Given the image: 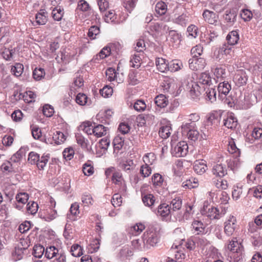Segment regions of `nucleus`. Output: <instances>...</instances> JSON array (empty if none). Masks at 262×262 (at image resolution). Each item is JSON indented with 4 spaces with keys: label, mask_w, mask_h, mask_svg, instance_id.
Returning <instances> with one entry per match:
<instances>
[{
    "label": "nucleus",
    "mask_w": 262,
    "mask_h": 262,
    "mask_svg": "<svg viewBox=\"0 0 262 262\" xmlns=\"http://www.w3.org/2000/svg\"><path fill=\"white\" fill-rule=\"evenodd\" d=\"M221 113L216 111H212L208 115L205 126L201 128L204 139H206L210 136L212 132V127H215L218 125L221 119Z\"/></svg>",
    "instance_id": "obj_1"
},
{
    "label": "nucleus",
    "mask_w": 262,
    "mask_h": 262,
    "mask_svg": "<svg viewBox=\"0 0 262 262\" xmlns=\"http://www.w3.org/2000/svg\"><path fill=\"white\" fill-rule=\"evenodd\" d=\"M45 256L49 259L55 257L51 262H67L65 252L62 249L57 248L55 246L47 247Z\"/></svg>",
    "instance_id": "obj_2"
},
{
    "label": "nucleus",
    "mask_w": 262,
    "mask_h": 262,
    "mask_svg": "<svg viewBox=\"0 0 262 262\" xmlns=\"http://www.w3.org/2000/svg\"><path fill=\"white\" fill-rule=\"evenodd\" d=\"M143 237L147 249L156 246L159 239V233L154 227L148 228L143 233Z\"/></svg>",
    "instance_id": "obj_3"
},
{
    "label": "nucleus",
    "mask_w": 262,
    "mask_h": 262,
    "mask_svg": "<svg viewBox=\"0 0 262 262\" xmlns=\"http://www.w3.org/2000/svg\"><path fill=\"white\" fill-rule=\"evenodd\" d=\"M210 199L214 203L226 204L228 203L229 196L228 194L224 191H210L208 193Z\"/></svg>",
    "instance_id": "obj_4"
},
{
    "label": "nucleus",
    "mask_w": 262,
    "mask_h": 262,
    "mask_svg": "<svg viewBox=\"0 0 262 262\" xmlns=\"http://www.w3.org/2000/svg\"><path fill=\"white\" fill-rule=\"evenodd\" d=\"M226 213V209L225 207L219 208L212 206L208 209L202 215L206 216L210 220H219Z\"/></svg>",
    "instance_id": "obj_5"
},
{
    "label": "nucleus",
    "mask_w": 262,
    "mask_h": 262,
    "mask_svg": "<svg viewBox=\"0 0 262 262\" xmlns=\"http://www.w3.org/2000/svg\"><path fill=\"white\" fill-rule=\"evenodd\" d=\"M171 154L176 157L185 156L188 152V146L186 142L181 141L176 145H172L171 149Z\"/></svg>",
    "instance_id": "obj_6"
},
{
    "label": "nucleus",
    "mask_w": 262,
    "mask_h": 262,
    "mask_svg": "<svg viewBox=\"0 0 262 262\" xmlns=\"http://www.w3.org/2000/svg\"><path fill=\"white\" fill-rule=\"evenodd\" d=\"M144 71L142 70H130L128 75L129 84L135 85L144 80Z\"/></svg>",
    "instance_id": "obj_7"
},
{
    "label": "nucleus",
    "mask_w": 262,
    "mask_h": 262,
    "mask_svg": "<svg viewBox=\"0 0 262 262\" xmlns=\"http://www.w3.org/2000/svg\"><path fill=\"white\" fill-rule=\"evenodd\" d=\"M161 86L164 91L173 94L175 96L179 94L178 91L175 94L176 90L178 89V86L173 78L165 77L161 83Z\"/></svg>",
    "instance_id": "obj_8"
},
{
    "label": "nucleus",
    "mask_w": 262,
    "mask_h": 262,
    "mask_svg": "<svg viewBox=\"0 0 262 262\" xmlns=\"http://www.w3.org/2000/svg\"><path fill=\"white\" fill-rule=\"evenodd\" d=\"M237 227L236 217L233 215H230L224 223V232L227 236H231L233 234Z\"/></svg>",
    "instance_id": "obj_9"
},
{
    "label": "nucleus",
    "mask_w": 262,
    "mask_h": 262,
    "mask_svg": "<svg viewBox=\"0 0 262 262\" xmlns=\"http://www.w3.org/2000/svg\"><path fill=\"white\" fill-rule=\"evenodd\" d=\"M186 89L189 91V95L191 99L193 100L198 99L199 97L201 94V88L198 82L191 81L188 82L186 85Z\"/></svg>",
    "instance_id": "obj_10"
},
{
    "label": "nucleus",
    "mask_w": 262,
    "mask_h": 262,
    "mask_svg": "<svg viewBox=\"0 0 262 262\" xmlns=\"http://www.w3.org/2000/svg\"><path fill=\"white\" fill-rule=\"evenodd\" d=\"M188 63L189 68L193 71L202 70L206 64L205 59L201 57H193L189 60Z\"/></svg>",
    "instance_id": "obj_11"
},
{
    "label": "nucleus",
    "mask_w": 262,
    "mask_h": 262,
    "mask_svg": "<svg viewBox=\"0 0 262 262\" xmlns=\"http://www.w3.org/2000/svg\"><path fill=\"white\" fill-rule=\"evenodd\" d=\"M157 216H160L162 217H167L169 215H172L171 210L168 204L163 203L159 205L156 209H152Z\"/></svg>",
    "instance_id": "obj_12"
},
{
    "label": "nucleus",
    "mask_w": 262,
    "mask_h": 262,
    "mask_svg": "<svg viewBox=\"0 0 262 262\" xmlns=\"http://www.w3.org/2000/svg\"><path fill=\"white\" fill-rule=\"evenodd\" d=\"M202 16L206 22L211 25H215L218 21V14L208 9L203 11Z\"/></svg>",
    "instance_id": "obj_13"
},
{
    "label": "nucleus",
    "mask_w": 262,
    "mask_h": 262,
    "mask_svg": "<svg viewBox=\"0 0 262 262\" xmlns=\"http://www.w3.org/2000/svg\"><path fill=\"white\" fill-rule=\"evenodd\" d=\"M217 90H218V97L219 99H222L223 95L226 97V96L229 93L231 90V86L229 82L227 81L224 80L219 82Z\"/></svg>",
    "instance_id": "obj_14"
},
{
    "label": "nucleus",
    "mask_w": 262,
    "mask_h": 262,
    "mask_svg": "<svg viewBox=\"0 0 262 262\" xmlns=\"http://www.w3.org/2000/svg\"><path fill=\"white\" fill-rule=\"evenodd\" d=\"M66 136L60 131H56L53 135L52 139H48V141H46L47 143L50 144H55L57 145L61 144L63 143L66 140ZM47 140V139L46 140Z\"/></svg>",
    "instance_id": "obj_15"
},
{
    "label": "nucleus",
    "mask_w": 262,
    "mask_h": 262,
    "mask_svg": "<svg viewBox=\"0 0 262 262\" xmlns=\"http://www.w3.org/2000/svg\"><path fill=\"white\" fill-rule=\"evenodd\" d=\"M212 172L216 177L222 178L227 174V169L225 165L216 164L212 167Z\"/></svg>",
    "instance_id": "obj_16"
},
{
    "label": "nucleus",
    "mask_w": 262,
    "mask_h": 262,
    "mask_svg": "<svg viewBox=\"0 0 262 262\" xmlns=\"http://www.w3.org/2000/svg\"><path fill=\"white\" fill-rule=\"evenodd\" d=\"M237 119L233 113L228 115L227 118L224 119V126L229 129L235 128L237 125Z\"/></svg>",
    "instance_id": "obj_17"
},
{
    "label": "nucleus",
    "mask_w": 262,
    "mask_h": 262,
    "mask_svg": "<svg viewBox=\"0 0 262 262\" xmlns=\"http://www.w3.org/2000/svg\"><path fill=\"white\" fill-rule=\"evenodd\" d=\"M15 52V49L11 47L10 48L2 49L1 54L3 59L6 61H10L14 59Z\"/></svg>",
    "instance_id": "obj_18"
},
{
    "label": "nucleus",
    "mask_w": 262,
    "mask_h": 262,
    "mask_svg": "<svg viewBox=\"0 0 262 262\" xmlns=\"http://www.w3.org/2000/svg\"><path fill=\"white\" fill-rule=\"evenodd\" d=\"M237 12L234 9L226 10L223 15L225 21L230 25H232L236 20Z\"/></svg>",
    "instance_id": "obj_19"
},
{
    "label": "nucleus",
    "mask_w": 262,
    "mask_h": 262,
    "mask_svg": "<svg viewBox=\"0 0 262 262\" xmlns=\"http://www.w3.org/2000/svg\"><path fill=\"white\" fill-rule=\"evenodd\" d=\"M239 39L238 30H233L230 32L226 36L227 44L229 46H234L238 43Z\"/></svg>",
    "instance_id": "obj_20"
},
{
    "label": "nucleus",
    "mask_w": 262,
    "mask_h": 262,
    "mask_svg": "<svg viewBox=\"0 0 262 262\" xmlns=\"http://www.w3.org/2000/svg\"><path fill=\"white\" fill-rule=\"evenodd\" d=\"M15 199L17 203H20L21 205H17L15 203L14 204V207L18 209V210H20L22 209L23 205L28 202L29 199V195L26 192H20L17 194L15 196Z\"/></svg>",
    "instance_id": "obj_21"
},
{
    "label": "nucleus",
    "mask_w": 262,
    "mask_h": 262,
    "mask_svg": "<svg viewBox=\"0 0 262 262\" xmlns=\"http://www.w3.org/2000/svg\"><path fill=\"white\" fill-rule=\"evenodd\" d=\"M214 75L215 76L217 82L225 80L227 77L226 68L221 66L217 67L214 70Z\"/></svg>",
    "instance_id": "obj_22"
},
{
    "label": "nucleus",
    "mask_w": 262,
    "mask_h": 262,
    "mask_svg": "<svg viewBox=\"0 0 262 262\" xmlns=\"http://www.w3.org/2000/svg\"><path fill=\"white\" fill-rule=\"evenodd\" d=\"M171 210V213L173 215H175V212L180 210L182 206V200L180 197L176 198L171 201L169 205Z\"/></svg>",
    "instance_id": "obj_23"
},
{
    "label": "nucleus",
    "mask_w": 262,
    "mask_h": 262,
    "mask_svg": "<svg viewBox=\"0 0 262 262\" xmlns=\"http://www.w3.org/2000/svg\"><path fill=\"white\" fill-rule=\"evenodd\" d=\"M207 165L206 161L202 160L201 161H196L193 165V169L194 171L199 174H202L207 170Z\"/></svg>",
    "instance_id": "obj_24"
},
{
    "label": "nucleus",
    "mask_w": 262,
    "mask_h": 262,
    "mask_svg": "<svg viewBox=\"0 0 262 262\" xmlns=\"http://www.w3.org/2000/svg\"><path fill=\"white\" fill-rule=\"evenodd\" d=\"M156 64L158 70L161 72L164 73L168 71L169 62L164 58H157Z\"/></svg>",
    "instance_id": "obj_25"
},
{
    "label": "nucleus",
    "mask_w": 262,
    "mask_h": 262,
    "mask_svg": "<svg viewBox=\"0 0 262 262\" xmlns=\"http://www.w3.org/2000/svg\"><path fill=\"white\" fill-rule=\"evenodd\" d=\"M124 139L123 137L116 136L113 140L114 154L117 156L119 150L122 148L124 145Z\"/></svg>",
    "instance_id": "obj_26"
},
{
    "label": "nucleus",
    "mask_w": 262,
    "mask_h": 262,
    "mask_svg": "<svg viewBox=\"0 0 262 262\" xmlns=\"http://www.w3.org/2000/svg\"><path fill=\"white\" fill-rule=\"evenodd\" d=\"M48 14L45 9H41L36 14L35 19L36 23L39 25H45L47 21Z\"/></svg>",
    "instance_id": "obj_27"
},
{
    "label": "nucleus",
    "mask_w": 262,
    "mask_h": 262,
    "mask_svg": "<svg viewBox=\"0 0 262 262\" xmlns=\"http://www.w3.org/2000/svg\"><path fill=\"white\" fill-rule=\"evenodd\" d=\"M191 226L194 231L193 233L195 234L204 233L205 226L201 221L195 220L192 222Z\"/></svg>",
    "instance_id": "obj_28"
},
{
    "label": "nucleus",
    "mask_w": 262,
    "mask_h": 262,
    "mask_svg": "<svg viewBox=\"0 0 262 262\" xmlns=\"http://www.w3.org/2000/svg\"><path fill=\"white\" fill-rule=\"evenodd\" d=\"M172 129L169 123L161 126L159 132L160 136L163 139H167L171 135Z\"/></svg>",
    "instance_id": "obj_29"
},
{
    "label": "nucleus",
    "mask_w": 262,
    "mask_h": 262,
    "mask_svg": "<svg viewBox=\"0 0 262 262\" xmlns=\"http://www.w3.org/2000/svg\"><path fill=\"white\" fill-rule=\"evenodd\" d=\"M155 103L160 108H164L168 104V98L163 94L157 96L155 98Z\"/></svg>",
    "instance_id": "obj_30"
},
{
    "label": "nucleus",
    "mask_w": 262,
    "mask_h": 262,
    "mask_svg": "<svg viewBox=\"0 0 262 262\" xmlns=\"http://www.w3.org/2000/svg\"><path fill=\"white\" fill-rule=\"evenodd\" d=\"M174 24L181 26L182 27H186L189 22V16L186 14H182L178 15L173 20Z\"/></svg>",
    "instance_id": "obj_31"
},
{
    "label": "nucleus",
    "mask_w": 262,
    "mask_h": 262,
    "mask_svg": "<svg viewBox=\"0 0 262 262\" xmlns=\"http://www.w3.org/2000/svg\"><path fill=\"white\" fill-rule=\"evenodd\" d=\"M151 182L155 188L163 187L165 183L162 176L158 173L154 174Z\"/></svg>",
    "instance_id": "obj_32"
},
{
    "label": "nucleus",
    "mask_w": 262,
    "mask_h": 262,
    "mask_svg": "<svg viewBox=\"0 0 262 262\" xmlns=\"http://www.w3.org/2000/svg\"><path fill=\"white\" fill-rule=\"evenodd\" d=\"M108 128L103 125L98 124L94 126L93 135L97 137H101L106 135Z\"/></svg>",
    "instance_id": "obj_33"
},
{
    "label": "nucleus",
    "mask_w": 262,
    "mask_h": 262,
    "mask_svg": "<svg viewBox=\"0 0 262 262\" xmlns=\"http://www.w3.org/2000/svg\"><path fill=\"white\" fill-rule=\"evenodd\" d=\"M132 245L134 248L140 251L146 250V244L143 239V236L141 239H135L132 241Z\"/></svg>",
    "instance_id": "obj_34"
},
{
    "label": "nucleus",
    "mask_w": 262,
    "mask_h": 262,
    "mask_svg": "<svg viewBox=\"0 0 262 262\" xmlns=\"http://www.w3.org/2000/svg\"><path fill=\"white\" fill-rule=\"evenodd\" d=\"M50 159V154H43L41 157H39L38 162L36 164V166L38 169L43 170Z\"/></svg>",
    "instance_id": "obj_35"
},
{
    "label": "nucleus",
    "mask_w": 262,
    "mask_h": 262,
    "mask_svg": "<svg viewBox=\"0 0 262 262\" xmlns=\"http://www.w3.org/2000/svg\"><path fill=\"white\" fill-rule=\"evenodd\" d=\"M205 97L207 101L212 103L216 100V91L213 88H208L207 90H205Z\"/></svg>",
    "instance_id": "obj_36"
},
{
    "label": "nucleus",
    "mask_w": 262,
    "mask_h": 262,
    "mask_svg": "<svg viewBox=\"0 0 262 262\" xmlns=\"http://www.w3.org/2000/svg\"><path fill=\"white\" fill-rule=\"evenodd\" d=\"M198 186V180L193 178H191L184 181L182 184V187L185 189H191L197 187Z\"/></svg>",
    "instance_id": "obj_37"
},
{
    "label": "nucleus",
    "mask_w": 262,
    "mask_h": 262,
    "mask_svg": "<svg viewBox=\"0 0 262 262\" xmlns=\"http://www.w3.org/2000/svg\"><path fill=\"white\" fill-rule=\"evenodd\" d=\"M70 212V213L67 214V218L72 221L76 220V215L79 213L78 204H73L71 206Z\"/></svg>",
    "instance_id": "obj_38"
},
{
    "label": "nucleus",
    "mask_w": 262,
    "mask_h": 262,
    "mask_svg": "<svg viewBox=\"0 0 262 262\" xmlns=\"http://www.w3.org/2000/svg\"><path fill=\"white\" fill-rule=\"evenodd\" d=\"M142 202L146 206L152 209V206L155 202V196L152 194H146L142 196Z\"/></svg>",
    "instance_id": "obj_39"
},
{
    "label": "nucleus",
    "mask_w": 262,
    "mask_h": 262,
    "mask_svg": "<svg viewBox=\"0 0 262 262\" xmlns=\"http://www.w3.org/2000/svg\"><path fill=\"white\" fill-rule=\"evenodd\" d=\"M104 19L106 23L117 24V16L114 10H111L105 14Z\"/></svg>",
    "instance_id": "obj_40"
},
{
    "label": "nucleus",
    "mask_w": 262,
    "mask_h": 262,
    "mask_svg": "<svg viewBox=\"0 0 262 262\" xmlns=\"http://www.w3.org/2000/svg\"><path fill=\"white\" fill-rule=\"evenodd\" d=\"M198 82L203 85H210L211 83V77L210 74L207 72L202 73L199 77Z\"/></svg>",
    "instance_id": "obj_41"
},
{
    "label": "nucleus",
    "mask_w": 262,
    "mask_h": 262,
    "mask_svg": "<svg viewBox=\"0 0 262 262\" xmlns=\"http://www.w3.org/2000/svg\"><path fill=\"white\" fill-rule=\"evenodd\" d=\"M63 14V9L60 7L54 8L52 12V17L56 21H60L62 19Z\"/></svg>",
    "instance_id": "obj_42"
},
{
    "label": "nucleus",
    "mask_w": 262,
    "mask_h": 262,
    "mask_svg": "<svg viewBox=\"0 0 262 262\" xmlns=\"http://www.w3.org/2000/svg\"><path fill=\"white\" fill-rule=\"evenodd\" d=\"M195 128H197L196 124L190 121L183 122L181 125V129L183 134H185L186 132H189Z\"/></svg>",
    "instance_id": "obj_43"
},
{
    "label": "nucleus",
    "mask_w": 262,
    "mask_h": 262,
    "mask_svg": "<svg viewBox=\"0 0 262 262\" xmlns=\"http://www.w3.org/2000/svg\"><path fill=\"white\" fill-rule=\"evenodd\" d=\"M155 11L159 15L165 14L167 11V5L165 3L162 1L157 3L155 6Z\"/></svg>",
    "instance_id": "obj_44"
},
{
    "label": "nucleus",
    "mask_w": 262,
    "mask_h": 262,
    "mask_svg": "<svg viewBox=\"0 0 262 262\" xmlns=\"http://www.w3.org/2000/svg\"><path fill=\"white\" fill-rule=\"evenodd\" d=\"M24 71V66L20 63H16L14 66H12L11 71L12 73L16 77L21 76Z\"/></svg>",
    "instance_id": "obj_45"
},
{
    "label": "nucleus",
    "mask_w": 262,
    "mask_h": 262,
    "mask_svg": "<svg viewBox=\"0 0 262 262\" xmlns=\"http://www.w3.org/2000/svg\"><path fill=\"white\" fill-rule=\"evenodd\" d=\"M156 159V156L154 153H147L143 157L144 164L148 166L151 165L154 163Z\"/></svg>",
    "instance_id": "obj_46"
},
{
    "label": "nucleus",
    "mask_w": 262,
    "mask_h": 262,
    "mask_svg": "<svg viewBox=\"0 0 262 262\" xmlns=\"http://www.w3.org/2000/svg\"><path fill=\"white\" fill-rule=\"evenodd\" d=\"M183 67V64L181 61L172 60L169 63L168 71L171 72H174L180 70Z\"/></svg>",
    "instance_id": "obj_47"
},
{
    "label": "nucleus",
    "mask_w": 262,
    "mask_h": 262,
    "mask_svg": "<svg viewBox=\"0 0 262 262\" xmlns=\"http://www.w3.org/2000/svg\"><path fill=\"white\" fill-rule=\"evenodd\" d=\"M81 129L88 135H93L94 126L92 125L91 122L87 121L83 122L81 125Z\"/></svg>",
    "instance_id": "obj_48"
},
{
    "label": "nucleus",
    "mask_w": 262,
    "mask_h": 262,
    "mask_svg": "<svg viewBox=\"0 0 262 262\" xmlns=\"http://www.w3.org/2000/svg\"><path fill=\"white\" fill-rule=\"evenodd\" d=\"M75 100L76 103L80 105H84L85 104L89 105L90 103L89 102V98L88 96L83 93H79L77 94Z\"/></svg>",
    "instance_id": "obj_49"
},
{
    "label": "nucleus",
    "mask_w": 262,
    "mask_h": 262,
    "mask_svg": "<svg viewBox=\"0 0 262 262\" xmlns=\"http://www.w3.org/2000/svg\"><path fill=\"white\" fill-rule=\"evenodd\" d=\"M151 168L150 166L143 164L140 166L139 173L144 179L149 177L151 173Z\"/></svg>",
    "instance_id": "obj_50"
},
{
    "label": "nucleus",
    "mask_w": 262,
    "mask_h": 262,
    "mask_svg": "<svg viewBox=\"0 0 262 262\" xmlns=\"http://www.w3.org/2000/svg\"><path fill=\"white\" fill-rule=\"evenodd\" d=\"M45 248L41 245H36L33 247V252L32 254L34 257L41 258L44 252L45 253Z\"/></svg>",
    "instance_id": "obj_51"
},
{
    "label": "nucleus",
    "mask_w": 262,
    "mask_h": 262,
    "mask_svg": "<svg viewBox=\"0 0 262 262\" xmlns=\"http://www.w3.org/2000/svg\"><path fill=\"white\" fill-rule=\"evenodd\" d=\"M145 229V226L142 223H137L132 226L130 229V232L135 235H138L140 234Z\"/></svg>",
    "instance_id": "obj_52"
},
{
    "label": "nucleus",
    "mask_w": 262,
    "mask_h": 262,
    "mask_svg": "<svg viewBox=\"0 0 262 262\" xmlns=\"http://www.w3.org/2000/svg\"><path fill=\"white\" fill-rule=\"evenodd\" d=\"M133 255L132 251L129 249L128 245L123 246L120 250L118 254L119 256L121 258H127Z\"/></svg>",
    "instance_id": "obj_53"
},
{
    "label": "nucleus",
    "mask_w": 262,
    "mask_h": 262,
    "mask_svg": "<svg viewBox=\"0 0 262 262\" xmlns=\"http://www.w3.org/2000/svg\"><path fill=\"white\" fill-rule=\"evenodd\" d=\"M243 249H239L237 251L232 252L230 254V257L233 262H241L243 258Z\"/></svg>",
    "instance_id": "obj_54"
},
{
    "label": "nucleus",
    "mask_w": 262,
    "mask_h": 262,
    "mask_svg": "<svg viewBox=\"0 0 262 262\" xmlns=\"http://www.w3.org/2000/svg\"><path fill=\"white\" fill-rule=\"evenodd\" d=\"M235 239L236 238L232 239L228 245V249H229L231 252L237 251V250H239V249H243L242 245L238 243Z\"/></svg>",
    "instance_id": "obj_55"
},
{
    "label": "nucleus",
    "mask_w": 262,
    "mask_h": 262,
    "mask_svg": "<svg viewBox=\"0 0 262 262\" xmlns=\"http://www.w3.org/2000/svg\"><path fill=\"white\" fill-rule=\"evenodd\" d=\"M240 16L245 21H250L253 16L252 12L248 9H243L240 12Z\"/></svg>",
    "instance_id": "obj_56"
},
{
    "label": "nucleus",
    "mask_w": 262,
    "mask_h": 262,
    "mask_svg": "<svg viewBox=\"0 0 262 262\" xmlns=\"http://www.w3.org/2000/svg\"><path fill=\"white\" fill-rule=\"evenodd\" d=\"M141 58L139 54H134L130 58V66L138 69L141 66Z\"/></svg>",
    "instance_id": "obj_57"
},
{
    "label": "nucleus",
    "mask_w": 262,
    "mask_h": 262,
    "mask_svg": "<svg viewBox=\"0 0 262 262\" xmlns=\"http://www.w3.org/2000/svg\"><path fill=\"white\" fill-rule=\"evenodd\" d=\"M133 107L135 111L140 112L145 110L146 105L144 100H137L134 102Z\"/></svg>",
    "instance_id": "obj_58"
},
{
    "label": "nucleus",
    "mask_w": 262,
    "mask_h": 262,
    "mask_svg": "<svg viewBox=\"0 0 262 262\" xmlns=\"http://www.w3.org/2000/svg\"><path fill=\"white\" fill-rule=\"evenodd\" d=\"M122 174L118 171H115L113 173L112 181L116 185H122L123 181Z\"/></svg>",
    "instance_id": "obj_59"
},
{
    "label": "nucleus",
    "mask_w": 262,
    "mask_h": 262,
    "mask_svg": "<svg viewBox=\"0 0 262 262\" xmlns=\"http://www.w3.org/2000/svg\"><path fill=\"white\" fill-rule=\"evenodd\" d=\"M169 39L171 42L179 43L181 41V35L175 30L169 32Z\"/></svg>",
    "instance_id": "obj_60"
},
{
    "label": "nucleus",
    "mask_w": 262,
    "mask_h": 262,
    "mask_svg": "<svg viewBox=\"0 0 262 262\" xmlns=\"http://www.w3.org/2000/svg\"><path fill=\"white\" fill-rule=\"evenodd\" d=\"M38 209V204L35 202H30L27 205V212L31 214H35L37 212Z\"/></svg>",
    "instance_id": "obj_61"
},
{
    "label": "nucleus",
    "mask_w": 262,
    "mask_h": 262,
    "mask_svg": "<svg viewBox=\"0 0 262 262\" xmlns=\"http://www.w3.org/2000/svg\"><path fill=\"white\" fill-rule=\"evenodd\" d=\"M231 50L232 48L230 46L226 43H224L219 48L218 53L220 55H227L230 54Z\"/></svg>",
    "instance_id": "obj_62"
},
{
    "label": "nucleus",
    "mask_w": 262,
    "mask_h": 262,
    "mask_svg": "<svg viewBox=\"0 0 262 262\" xmlns=\"http://www.w3.org/2000/svg\"><path fill=\"white\" fill-rule=\"evenodd\" d=\"M99 33V28L96 26H93L89 29L88 35L91 39H94Z\"/></svg>",
    "instance_id": "obj_63"
},
{
    "label": "nucleus",
    "mask_w": 262,
    "mask_h": 262,
    "mask_svg": "<svg viewBox=\"0 0 262 262\" xmlns=\"http://www.w3.org/2000/svg\"><path fill=\"white\" fill-rule=\"evenodd\" d=\"M45 75V70L42 68H35L33 72V77L36 80H40Z\"/></svg>",
    "instance_id": "obj_64"
}]
</instances>
